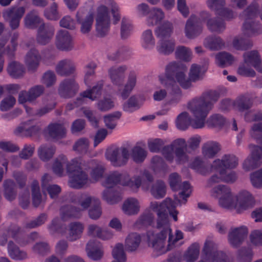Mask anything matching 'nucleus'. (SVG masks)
I'll return each mask as SVG.
<instances>
[{"mask_svg":"<svg viewBox=\"0 0 262 262\" xmlns=\"http://www.w3.org/2000/svg\"><path fill=\"white\" fill-rule=\"evenodd\" d=\"M47 133L52 138L59 139L65 136L66 130L63 124L52 123L48 126Z\"/></svg>","mask_w":262,"mask_h":262,"instance_id":"obj_38","label":"nucleus"},{"mask_svg":"<svg viewBox=\"0 0 262 262\" xmlns=\"http://www.w3.org/2000/svg\"><path fill=\"white\" fill-rule=\"evenodd\" d=\"M44 92V87L37 85L32 87L28 91H22L19 94L18 101L23 104L27 102H32L39 97Z\"/></svg>","mask_w":262,"mask_h":262,"instance_id":"obj_19","label":"nucleus"},{"mask_svg":"<svg viewBox=\"0 0 262 262\" xmlns=\"http://www.w3.org/2000/svg\"><path fill=\"white\" fill-rule=\"evenodd\" d=\"M102 198L110 204L118 203L122 200L121 193L112 190L106 189L102 193Z\"/></svg>","mask_w":262,"mask_h":262,"instance_id":"obj_51","label":"nucleus"},{"mask_svg":"<svg viewBox=\"0 0 262 262\" xmlns=\"http://www.w3.org/2000/svg\"><path fill=\"white\" fill-rule=\"evenodd\" d=\"M55 148L52 145H43L38 149V155L42 161H47L50 160L54 154Z\"/></svg>","mask_w":262,"mask_h":262,"instance_id":"obj_52","label":"nucleus"},{"mask_svg":"<svg viewBox=\"0 0 262 262\" xmlns=\"http://www.w3.org/2000/svg\"><path fill=\"white\" fill-rule=\"evenodd\" d=\"M122 208L123 211L127 215L137 214L140 210L139 202L136 199L128 198L124 201Z\"/></svg>","mask_w":262,"mask_h":262,"instance_id":"obj_39","label":"nucleus"},{"mask_svg":"<svg viewBox=\"0 0 262 262\" xmlns=\"http://www.w3.org/2000/svg\"><path fill=\"white\" fill-rule=\"evenodd\" d=\"M174 42L171 39L160 40L157 46L158 51L164 54H169L172 53L174 48Z\"/></svg>","mask_w":262,"mask_h":262,"instance_id":"obj_49","label":"nucleus"},{"mask_svg":"<svg viewBox=\"0 0 262 262\" xmlns=\"http://www.w3.org/2000/svg\"><path fill=\"white\" fill-rule=\"evenodd\" d=\"M190 167L202 175H207L214 172V170L211 169V165H207L200 157L194 158L191 163Z\"/></svg>","mask_w":262,"mask_h":262,"instance_id":"obj_32","label":"nucleus"},{"mask_svg":"<svg viewBox=\"0 0 262 262\" xmlns=\"http://www.w3.org/2000/svg\"><path fill=\"white\" fill-rule=\"evenodd\" d=\"M221 146L219 143L209 141L205 143L202 147L203 156L207 158H214L221 150Z\"/></svg>","mask_w":262,"mask_h":262,"instance_id":"obj_30","label":"nucleus"},{"mask_svg":"<svg viewBox=\"0 0 262 262\" xmlns=\"http://www.w3.org/2000/svg\"><path fill=\"white\" fill-rule=\"evenodd\" d=\"M172 31V26L169 22H165L156 30V34L160 40L167 39Z\"/></svg>","mask_w":262,"mask_h":262,"instance_id":"obj_48","label":"nucleus"},{"mask_svg":"<svg viewBox=\"0 0 262 262\" xmlns=\"http://www.w3.org/2000/svg\"><path fill=\"white\" fill-rule=\"evenodd\" d=\"M250 155L245 160L243 166L246 171H249L260 166L262 163V155L260 153L259 146L250 145Z\"/></svg>","mask_w":262,"mask_h":262,"instance_id":"obj_13","label":"nucleus"},{"mask_svg":"<svg viewBox=\"0 0 262 262\" xmlns=\"http://www.w3.org/2000/svg\"><path fill=\"white\" fill-rule=\"evenodd\" d=\"M225 123V118L219 114L212 115L207 121L209 126L217 128H221Z\"/></svg>","mask_w":262,"mask_h":262,"instance_id":"obj_64","label":"nucleus"},{"mask_svg":"<svg viewBox=\"0 0 262 262\" xmlns=\"http://www.w3.org/2000/svg\"><path fill=\"white\" fill-rule=\"evenodd\" d=\"M41 56L35 49H31L26 54L25 62L29 71L34 72L38 67Z\"/></svg>","mask_w":262,"mask_h":262,"instance_id":"obj_28","label":"nucleus"},{"mask_svg":"<svg viewBox=\"0 0 262 262\" xmlns=\"http://www.w3.org/2000/svg\"><path fill=\"white\" fill-rule=\"evenodd\" d=\"M84 228V225L79 222L71 223L68 226V235L67 238L73 242L80 238Z\"/></svg>","mask_w":262,"mask_h":262,"instance_id":"obj_29","label":"nucleus"},{"mask_svg":"<svg viewBox=\"0 0 262 262\" xmlns=\"http://www.w3.org/2000/svg\"><path fill=\"white\" fill-rule=\"evenodd\" d=\"M170 185L173 190H177L178 188L181 190L178 195L175 196V200L180 204H185L187 198H188L191 192V188L187 182H184L182 185H179L181 178L177 173H171L169 178Z\"/></svg>","mask_w":262,"mask_h":262,"instance_id":"obj_10","label":"nucleus"},{"mask_svg":"<svg viewBox=\"0 0 262 262\" xmlns=\"http://www.w3.org/2000/svg\"><path fill=\"white\" fill-rule=\"evenodd\" d=\"M128 150L124 147L115 148L106 152V158L115 166H121L125 164L128 159Z\"/></svg>","mask_w":262,"mask_h":262,"instance_id":"obj_12","label":"nucleus"},{"mask_svg":"<svg viewBox=\"0 0 262 262\" xmlns=\"http://www.w3.org/2000/svg\"><path fill=\"white\" fill-rule=\"evenodd\" d=\"M87 233L89 236L97 237L102 239H109L113 237V234L107 230H103L98 226L91 224L88 226Z\"/></svg>","mask_w":262,"mask_h":262,"instance_id":"obj_37","label":"nucleus"},{"mask_svg":"<svg viewBox=\"0 0 262 262\" xmlns=\"http://www.w3.org/2000/svg\"><path fill=\"white\" fill-rule=\"evenodd\" d=\"M85 169L80 159H74L71 161V163L67 164V171L72 174L69 181L70 187L80 189L89 183L90 179L83 170Z\"/></svg>","mask_w":262,"mask_h":262,"instance_id":"obj_7","label":"nucleus"},{"mask_svg":"<svg viewBox=\"0 0 262 262\" xmlns=\"http://www.w3.org/2000/svg\"><path fill=\"white\" fill-rule=\"evenodd\" d=\"M51 180V177L48 174H45L42 177V189L45 192V190L49 194L52 199L56 198L61 192V188L59 186L54 185H48V183Z\"/></svg>","mask_w":262,"mask_h":262,"instance_id":"obj_31","label":"nucleus"},{"mask_svg":"<svg viewBox=\"0 0 262 262\" xmlns=\"http://www.w3.org/2000/svg\"><path fill=\"white\" fill-rule=\"evenodd\" d=\"M154 215L150 211H147L141 215L136 223L138 228L146 227L152 224Z\"/></svg>","mask_w":262,"mask_h":262,"instance_id":"obj_53","label":"nucleus"},{"mask_svg":"<svg viewBox=\"0 0 262 262\" xmlns=\"http://www.w3.org/2000/svg\"><path fill=\"white\" fill-rule=\"evenodd\" d=\"M146 156V151L139 146H135L132 149V158L134 161L137 163L143 162Z\"/></svg>","mask_w":262,"mask_h":262,"instance_id":"obj_63","label":"nucleus"},{"mask_svg":"<svg viewBox=\"0 0 262 262\" xmlns=\"http://www.w3.org/2000/svg\"><path fill=\"white\" fill-rule=\"evenodd\" d=\"M248 234V229L245 226L232 229L228 234V241L231 246L237 247L241 245Z\"/></svg>","mask_w":262,"mask_h":262,"instance_id":"obj_21","label":"nucleus"},{"mask_svg":"<svg viewBox=\"0 0 262 262\" xmlns=\"http://www.w3.org/2000/svg\"><path fill=\"white\" fill-rule=\"evenodd\" d=\"M103 84L101 82L98 83L92 89L83 92L78 99V101L84 100L85 98H88L91 100H95L101 94V89Z\"/></svg>","mask_w":262,"mask_h":262,"instance_id":"obj_42","label":"nucleus"},{"mask_svg":"<svg viewBox=\"0 0 262 262\" xmlns=\"http://www.w3.org/2000/svg\"><path fill=\"white\" fill-rule=\"evenodd\" d=\"M238 160L233 155H225L222 159H216L211 164L212 170H225L227 168H234L237 166Z\"/></svg>","mask_w":262,"mask_h":262,"instance_id":"obj_16","label":"nucleus"},{"mask_svg":"<svg viewBox=\"0 0 262 262\" xmlns=\"http://www.w3.org/2000/svg\"><path fill=\"white\" fill-rule=\"evenodd\" d=\"M99 200L86 194H82L78 200L77 206L71 205L62 206L60 209V216L63 221L72 218H79L83 211L89 207L98 205Z\"/></svg>","mask_w":262,"mask_h":262,"instance_id":"obj_6","label":"nucleus"},{"mask_svg":"<svg viewBox=\"0 0 262 262\" xmlns=\"http://www.w3.org/2000/svg\"><path fill=\"white\" fill-rule=\"evenodd\" d=\"M200 254V246L198 244L191 245L185 252L184 258L187 262H193L197 259Z\"/></svg>","mask_w":262,"mask_h":262,"instance_id":"obj_50","label":"nucleus"},{"mask_svg":"<svg viewBox=\"0 0 262 262\" xmlns=\"http://www.w3.org/2000/svg\"><path fill=\"white\" fill-rule=\"evenodd\" d=\"M186 67H180L175 62L169 63L166 68L165 75L159 76L161 84L167 87L173 86L176 81L183 88L187 89L191 86L192 82H195L202 79L201 67L196 64L191 66L189 73V78L184 74Z\"/></svg>","mask_w":262,"mask_h":262,"instance_id":"obj_4","label":"nucleus"},{"mask_svg":"<svg viewBox=\"0 0 262 262\" xmlns=\"http://www.w3.org/2000/svg\"><path fill=\"white\" fill-rule=\"evenodd\" d=\"M45 24L42 19L39 17L35 11H32L28 13L25 18V26L28 28L34 29L39 28Z\"/></svg>","mask_w":262,"mask_h":262,"instance_id":"obj_41","label":"nucleus"},{"mask_svg":"<svg viewBox=\"0 0 262 262\" xmlns=\"http://www.w3.org/2000/svg\"><path fill=\"white\" fill-rule=\"evenodd\" d=\"M218 98L216 93L210 92L193 99L188 103V107L193 114V119H191L186 112L181 113L177 118V127L181 130L186 129L189 125L194 128H203L209 112Z\"/></svg>","mask_w":262,"mask_h":262,"instance_id":"obj_2","label":"nucleus"},{"mask_svg":"<svg viewBox=\"0 0 262 262\" xmlns=\"http://www.w3.org/2000/svg\"><path fill=\"white\" fill-rule=\"evenodd\" d=\"M140 242L141 237L139 234L136 233H130L126 239L125 248L128 251H134L138 247Z\"/></svg>","mask_w":262,"mask_h":262,"instance_id":"obj_47","label":"nucleus"},{"mask_svg":"<svg viewBox=\"0 0 262 262\" xmlns=\"http://www.w3.org/2000/svg\"><path fill=\"white\" fill-rule=\"evenodd\" d=\"M210 14L207 12H203L201 14L202 18L206 21L208 29L212 32L221 33L226 28L223 20L219 17L209 18Z\"/></svg>","mask_w":262,"mask_h":262,"instance_id":"obj_23","label":"nucleus"},{"mask_svg":"<svg viewBox=\"0 0 262 262\" xmlns=\"http://www.w3.org/2000/svg\"><path fill=\"white\" fill-rule=\"evenodd\" d=\"M187 146V144L184 139H177L169 145L163 148L162 154L164 158L170 162L175 158L177 163L183 164L189 160V157L186 152Z\"/></svg>","mask_w":262,"mask_h":262,"instance_id":"obj_8","label":"nucleus"},{"mask_svg":"<svg viewBox=\"0 0 262 262\" xmlns=\"http://www.w3.org/2000/svg\"><path fill=\"white\" fill-rule=\"evenodd\" d=\"M137 81V75L134 72L129 73L126 84L122 89L119 88L118 91L120 92L121 97L125 99L130 94L136 85Z\"/></svg>","mask_w":262,"mask_h":262,"instance_id":"obj_40","label":"nucleus"},{"mask_svg":"<svg viewBox=\"0 0 262 262\" xmlns=\"http://www.w3.org/2000/svg\"><path fill=\"white\" fill-rule=\"evenodd\" d=\"M254 203V199L249 192L241 191L236 195L235 210L238 213H241L252 207Z\"/></svg>","mask_w":262,"mask_h":262,"instance_id":"obj_15","label":"nucleus"},{"mask_svg":"<svg viewBox=\"0 0 262 262\" xmlns=\"http://www.w3.org/2000/svg\"><path fill=\"white\" fill-rule=\"evenodd\" d=\"M211 195L219 200V205L224 208L235 210L236 195H234L228 186L219 185L211 190Z\"/></svg>","mask_w":262,"mask_h":262,"instance_id":"obj_9","label":"nucleus"},{"mask_svg":"<svg viewBox=\"0 0 262 262\" xmlns=\"http://www.w3.org/2000/svg\"><path fill=\"white\" fill-rule=\"evenodd\" d=\"M54 34V29L53 26L43 24L38 29V34L37 36V42L45 45L49 43Z\"/></svg>","mask_w":262,"mask_h":262,"instance_id":"obj_27","label":"nucleus"},{"mask_svg":"<svg viewBox=\"0 0 262 262\" xmlns=\"http://www.w3.org/2000/svg\"><path fill=\"white\" fill-rule=\"evenodd\" d=\"M152 195L156 199L163 198L166 194V187L164 182L157 181L151 189Z\"/></svg>","mask_w":262,"mask_h":262,"instance_id":"obj_58","label":"nucleus"},{"mask_svg":"<svg viewBox=\"0 0 262 262\" xmlns=\"http://www.w3.org/2000/svg\"><path fill=\"white\" fill-rule=\"evenodd\" d=\"M202 31V25L199 19L194 15L191 16L186 24V36L188 38H192L199 35Z\"/></svg>","mask_w":262,"mask_h":262,"instance_id":"obj_20","label":"nucleus"},{"mask_svg":"<svg viewBox=\"0 0 262 262\" xmlns=\"http://www.w3.org/2000/svg\"><path fill=\"white\" fill-rule=\"evenodd\" d=\"M86 251L88 256L94 260L100 259L103 255V251L101 246L97 245L96 247H94L92 241H90L88 243Z\"/></svg>","mask_w":262,"mask_h":262,"instance_id":"obj_43","label":"nucleus"},{"mask_svg":"<svg viewBox=\"0 0 262 262\" xmlns=\"http://www.w3.org/2000/svg\"><path fill=\"white\" fill-rule=\"evenodd\" d=\"M176 207V203L170 198H166L161 203L152 202L150 205V209L157 213L156 227L161 231L156 234L147 233L148 244L160 254L172 249L176 243L183 238L180 231H177L175 236L172 235L169 227L168 213L174 221H178V211Z\"/></svg>","mask_w":262,"mask_h":262,"instance_id":"obj_1","label":"nucleus"},{"mask_svg":"<svg viewBox=\"0 0 262 262\" xmlns=\"http://www.w3.org/2000/svg\"><path fill=\"white\" fill-rule=\"evenodd\" d=\"M254 96L246 94L237 97L234 102V106L240 111H244L249 109L252 105Z\"/></svg>","mask_w":262,"mask_h":262,"instance_id":"obj_36","label":"nucleus"},{"mask_svg":"<svg viewBox=\"0 0 262 262\" xmlns=\"http://www.w3.org/2000/svg\"><path fill=\"white\" fill-rule=\"evenodd\" d=\"M212 248L214 247V242L210 239H207L203 250V255L201 260L199 262H212L214 259L211 256V249H209V246Z\"/></svg>","mask_w":262,"mask_h":262,"instance_id":"obj_57","label":"nucleus"},{"mask_svg":"<svg viewBox=\"0 0 262 262\" xmlns=\"http://www.w3.org/2000/svg\"><path fill=\"white\" fill-rule=\"evenodd\" d=\"M25 12L24 7H15L6 10L3 13V17L9 22L11 28L15 29L19 25L20 19Z\"/></svg>","mask_w":262,"mask_h":262,"instance_id":"obj_14","label":"nucleus"},{"mask_svg":"<svg viewBox=\"0 0 262 262\" xmlns=\"http://www.w3.org/2000/svg\"><path fill=\"white\" fill-rule=\"evenodd\" d=\"M258 4L252 3L241 15V18L244 21L243 25V36L234 37L232 45L234 48L238 50H246L253 46V42L249 39L246 38V36L252 37L257 36L262 33V28L253 19L257 16L259 12Z\"/></svg>","mask_w":262,"mask_h":262,"instance_id":"obj_3","label":"nucleus"},{"mask_svg":"<svg viewBox=\"0 0 262 262\" xmlns=\"http://www.w3.org/2000/svg\"><path fill=\"white\" fill-rule=\"evenodd\" d=\"M213 174L208 181V186H211L215 183L224 182L226 183H233L236 180L237 177L235 172H231L227 173L226 169L214 170Z\"/></svg>","mask_w":262,"mask_h":262,"instance_id":"obj_18","label":"nucleus"},{"mask_svg":"<svg viewBox=\"0 0 262 262\" xmlns=\"http://www.w3.org/2000/svg\"><path fill=\"white\" fill-rule=\"evenodd\" d=\"M22 230L17 226L13 225H11L8 229L2 235H0V245L4 246L7 242V236H11L15 239L21 245H25L29 243V242H25L18 239L22 232Z\"/></svg>","mask_w":262,"mask_h":262,"instance_id":"obj_26","label":"nucleus"},{"mask_svg":"<svg viewBox=\"0 0 262 262\" xmlns=\"http://www.w3.org/2000/svg\"><path fill=\"white\" fill-rule=\"evenodd\" d=\"M7 71L12 77L19 78L25 73V68L21 64L16 61H12L8 64Z\"/></svg>","mask_w":262,"mask_h":262,"instance_id":"obj_46","label":"nucleus"},{"mask_svg":"<svg viewBox=\"0 0 262 262\" xmlns=\"http://www.w3.org/2000/svg\"><path fill=\"white\" fill-rule=\"evenodd\" d=\"M31 121L21 123L14 130V134L19 136H28L32 134L30 126Z\"/></svg>","mask_w":262,"mask_h":262,"instance_id":"obj_60","label":"nucleus"},{"mask_svg":"<svg viewBox=\"0 0 262 262\" xmlns=\"http://www.w3.org/2000/svg\"><path fill=\"white\" fill-rule=\"evenodd\" d=\"M164 17V13L160 8H154L150 10L147 18L149 26H154L159 23Z\"/></svg>","mask_w":262,"mask_h":262,"instance_id":"obj_44","label":"nucleus"},{"mask_svg":"<svg viewBox=\"0 0 262 262\" xmlns=\"http://www.w3.org/2000/svg\"><path fill=\"white\" fill-rule=\"evenodd\" d=\"M32 193L33 198V204L35 207H37L41 201V195L38 182L34 181L31 185Z\"/></svg>","mask_w":262,"mask_h":262,"instance_id":"obj_61","label":"nucleus"},{"mask_svg":"<svg viewBox=\"0 0 262 262\" xmlns=\"http://www.w3.org/2000/svg\"><path fill=\"white\" fill-rule=\"evenodd\" d=\"M75 71V63L71 60L67 59L59 61L56 67V72L61 76L69 75Z\"/></svg>","mask_w":262,"mask_h":262,"instance_id":"obj_33","label":"nucleus"},{"mask_svg":"<svg viewBox=\"0 0 262 262\" xmlns=\"http://www.w3.org/2000/svg\"><path fill=\"white\" fill-rule=\"evenodd\" d=\"M215 58L217 64L223 67L231 65L234 60L233 56L227 52H220Z\"/></svg>","mask_w":262,"mask_h":262,"instance_id":"obj_54","label":"nucleus"},{"mask_svg":"<svg viewBox=\"0 0 262 262\" xmlns=\"http://www.w3.org/2000/svg\"><path fill=\"white\" fill-rule=\"evenodd\" d=\"M176 54L177 57L186 61L190 60L192 58V52L190 49L184 46L178 47Z\"/></svg>","mask_w":262,"mask_h":262,"instance_id":"obj_62","label":"nucleus"},{"mask_svg":"<svg viewBox=\"0 0 262 262\" xmlns=\"http://www.w3.org/2000/svg\"><path fill=\"white\" fill-rule=\"evenodd\" d=\"M78 89V85L74 79H67L60 83L58 91L62 97L70 98L76 94Z\"/></svg>","mask_w":262,"mask_h":262,"instance_id":"obj_22","label":"nucleus"},{"mask_svg":"<svg viewBox=\"0 0 262 262\" xmlns=\"http://www.w3.org/2000/svg\"><path fill=\"white\" fill-rule=\"evenodd\" d=\"M4 195L6 199L12 201L15 198L16 192L14 183L10 180H6L4 183Z\"/></svg>","mask_w":262,"mask_h":262,"instance_id":"obj_56","label":"nucleus"},{"mask_svg":"<svg viewBox=\"0 0 262 262\" xmlns=\"http://www.w3.org/2000/svg\"><path fill=\"white\" fill-rule=\"evenodd\" d=\"M243 57L244 61L247 66H251L258 72L262 73L261 60L257 51L246 52L244 53Z\"/></svg>","mask_w":262,"mask_h":262,"instance_id":"obj_24","label":"nucleus"},{"mask_svg":"<svg viewBox=\"0 0 262 262\" xmlns=\"http://www.w3.org/2000/svg\"><path fill=\"white\" fill-rule=\"evenodd\" d=\"M55 45L56 47L62 51H69L74 47L73 37L66 30H60L56 36Z\"/></svg>","mask_w":262,"mask_h":262,"instance_id":"obj_17","label":"nucleus"},{"mask_svg":"<svg viewBox=\"0 0 262 262\" xmlns=\"http://www.w3.org/2000/svg\"><path fill=\"white\" fill-rule=\"evenodd\" d=\"M8 250L10 256L14 259L22 260L27 258V253L20 251L19 248L12 241H9L8 245Z\"/></svg>","mask_w":262,"mask_h":262,"instance_id":"obj_45","label":"nucleus"},{"mask_svg":"<svg viewBox=\"0 0 262 262\" xmlns=\"http://www.w3.org/2000/svg\"><path fill=\"white\" fill-rule=\"evenodd\" d=\"M17 37V35H14L11 39V45L8 46L4 50H3V48L7 42V40L4 38L0 39V72L3 70L4 63L2 54L6 53L10 57L13 56L14 52L16 50L17 45L16 42Z\"/></svg>","mask_w":262,"mask_h":262,"instance_id":"obj_25","label":"nucleus"},{"mask_svg":"<svg viewBox=\"0 0 262 262\" xmlns=\"http://www.w3.org/2000/svg\"><path fill=\"white\" fill-rule=\"evenodd\" d=\"M127 68L126 66L113 67L110 71V76L112 82L119 86L123 83L124 79V73Z\"/></svg>","mask_w":262,"mask_h":262,"instance_id":"obj_35","label":"nucleus"},{"mask_svg":"<svg viewBox=\"0 0 262 262\" xmlns=\"http://www.w3.org/2000/svg\"><path fill=\"white\" fill-rule=\"evenodd\" d=\"M96 30L98 34L103 36L107 34L110 25V16L106 6L101 5L96 11Z\"/></svg>","mask_w":262,"mask_h":262,"instance_id":"obj_11","label":"nucleus"},{"mask_svg":"<svg viewBox=\"0 0 262 262\" xmlns=\"http://www.w3.org/2000/svg\"><path fill=\"white\" fill-rule=\"evenodd\" d=\"M71 163L68 162L67 158L64 156H60L55 161L53 166L54 172L59 175H61L63 171V166H66L67 169V164Z\"/></svg>","mask_w":262,"mask_h":262,"instance_id":"obj_59","label":"nucleus"},{"mask_svg":"<svg viewBox=\"0 0 262 262\" xmlns=\"http://www.w3.org/2000/svg\"><path fill=\"white\" fill-rule=\"evenodd\" d=\"M205 45L211 50H218L224 46V43L220 37L211 36L206 39Z\"/></svg>","mask_w":262,"mask_h":262,"instance_id":"obj_55","label":"nucleus"},{"mask_svg":"<svg viewBox=\"0 0 262 262\" xmlns=\"http://www.w3.org/2000/svg\"><path fill=\"white\" fill-rule=\"evenodd\" d=\"M77 22L80 25V31L83 33H89L92 27L94 21V14L89 13L86 16L81 17L80 13L78 12L76 14Z\"/></svg>","mask_w":262,"mask_h":262,"instance_id":"obj_34","label":"nucleus"},{"mask_svg":"<svg viewBox=\"0 0 262 262\" xmlns=\"http://www.w3.org/2000/svg\"><path fill=\"white\" fill-rule=\"evenodd\" d=\"M145 179L148 182H151L153 180L152 176L147 171H145L141 176H135L131 178L127 174L114 171L105 177L102 185L106 188H112L116 184H120L136 191L142 184V187L144 188Z\"/></svg>","mask_w":262,"mask_h":262,"instance_id":"obj_5","label":"nucleus"}]
</instances>
